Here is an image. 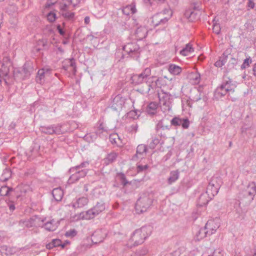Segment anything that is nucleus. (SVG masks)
Here are the masks:
<instances>
[{"mask_svg":"<svg viewBox=\"0 0 256 256\" xmlns=\"http://www.w3.org/2000/svg\"><path fill=\"white\" fill-rule=\"evenodd\" d=\"M256 194V184L254 182H250L246 188L239 194L240 200H236L234 204V208L238 217L244 218L248 211V206Z\"/></svg>","mask_w":256,"mask_h":256,"instance_id":"obj_1","label":"nucleus"},{"mask_svg":"<svg viewBox=\"0 0 256 256\" xmlns=\"http://www.w3.org/2000/svg\"><path fill=\"white\" fill-rule=\"evenodd\" d=\"M151 232L152 228L150 226H142L136 230L129 239L128 244L134 246L142 244L144 240L150 234Z\"/></svg>","mask_w":256,"mask_h":256,"instance_id":"obj_2","label":"nucleus"},{"mask_svg":"<svg viewBox=\"0 0 256 256\" xmlns=\"http://www.w3.org/2000/svg\"><path fill=\"white\" fill-rule=\"evenodd\" d=\"M153 201L152 194L146 192L140 194L135 205L136 212L140 214L146 212L152 206Z\"/></svg>","mask_w":256,"mask_h":256,"instance_id":"obj_3","label":"nucleus"},{"mask_svg":"<svg viewBox=\"0 0 256 256\" xmlns=\"http://www.w3.org/2000/svg\"><path fill=\"white\" fill-rule=\"evenodd\" d=\"M222 183V180L220 178L214 177L211 179L207 186L206 192L208 194L210 199H212L215 195L217 194Z\"/></svg>","mask_w":256,"mask_h":256,"instance_id":"obj_4","label":"nucleus"},{"mask_svg":"<svg viewBox=\"0 0 256 256\" xmlns=\"http://www.w3.org/2000/svg\"><path fill=\"white\" fill-rule=\"evenodd\" d=\"M106 209L105 203L102 201L97 202L96 204L90 209L87 210L84 215V218L86 220L94 218Z\"/></svg>","mask_w":256,"mask_h":256,"instance_id":"obj_5","label":"nucleus"},{"mask_svg":"<svg viewBox=\"0 0 256 256\" xmlns=\"http://www.w3.org/2000/svg\"><path fill=\"white\" fill-rule=\"evenodd\" d=\"M151 74V69L150 68H146L140 74H134L131 77L132 83L134 85H138L143 83Z\"/></svg>","mask_w":256,"mask_h":256,"instance_id":"obj_6","label":"nucleus"},{"mask_svg":"<svg viewBox=\"0 0 256 256\" xmlns=\"http://www.w3.org/2000/svg\"><path fill=\"white\" fill-rule=\"evenodd\" d=\"M122 49L136 60L140 57V46L136 42L128 43L123 46Z\"/></svg>","mask_w":256,"mask_h":256,"instance_id":"obj_7","label":"nucleus"},{"mask_svg":"<svg viewBox=\"0 0 256 256\" xmlns=\"http://www.w3.org/2000/svg\"><path fill=\"white\" fill-rule=\"evenodd\" d=\"M166 119H162L159 120L156 126V132L162 138H166V132H168L171 128V125L167 124Z\"/></svg>","mask_w":256,"mask_h":256,"instance_id":"obj_8","label":"nucleus"},{"mask_svg":"<svg viewBox=\"0 0 256 256\" xmlns=\"http://www.w3.org/2000/svg\"><path fill=\"white\" fill-rule=\"evenodd\" d=\"M136 12V8L134 6L132 5H128L118 10V14L124 20H122V23L125 24V22L129 20L130 15L134 14Z\"/></svg>","mask_w":256,"mask_h":256,"instance_id":"obj_9","label":"nucleus"},{"mask_svg":"<svg viewBox=\"0 0 256 256\" xmlns=\"http://www.w3.org/2000/svg\"><path fill=\"white\" fill-rule=\"evenodd\" d=\"M114 96V94L112 96L113 100L112 102L110 107L114 110H120L122 108L125 102V98L120 94H118L113 98Z\"/></svg>","mask_w":256,"mask_h":256,"instance_id":"obj_10","label":"nucleus"},{"mask_svg":"<svg viewBox=\"0 0 256 256\" xmlns=\"http://www.w3.org/2000/svg\"><path fill=\"white\" fill-rule=\"evenodd\" d=\"M88 170L83 169L82 170H75L72 172H70L72 174L70 176L68 180L69 184H74L78 182L80 178H84L87 174Z\"/></svg>","mask_w":256,"mask_h":256,"instance_id":"obj_11","label":"nucleus"},{"mask_svg":"<svg viewBox=\"0 0 256 256\" xmlns=\"http://www.w3.org/2000/svg\"><path fill=\"white\" fill-rule=\"evenodd\" d=\"M46 218H41L38 216H34L25 222V226L27 228L43 227L42 223L44 222Z\"/></svg>","mask_w":256,"mask_h":256,"instance_id":"obj_12","label":"nucleus"},{"mask_svg":"<svg viewBox=\"0 0 256 256\" xmlns=\"http://www.w3.org/2000/svg\"><path fill=\"white\" fill-rule=\"evenodd\" d=\"M172 96L166 92H162L158 94L160 102L163 106H164L165 109L170 110L171 109V100Z\"/></svg>","mask_w":256,"mask_h":256,"instance_id":"obj_13","label":"nucleus"},{"mask_svg":"<svg viewBox=\"0 0 256 256\" xmlns=\"http://www.w3.org/2000/svg\"><path fill=\"white\" fill-rule=\"evenodd\" d=\"M88 202V199L87 197L82 196L76 198L71 203L72 206L75 209L80 208L86 206Z\"/></svg>","mask_w":256,"mask_h":256,"instance_id":"obj_14","label":"nucleus"},{"mask_svg":"<svg viewBox=\"0 0 256 256\" xmlns=\"http://www.w3.org/2000/svg\"><path fill=\"white\" fill-rule=\"evenodd\" d=\"M105 236L106 234L104 233L102 230H97L92 236V242L95 244H99L103 242Z\"/></svg>","mask_w":256,"mask_h":256,"instance_id":"obj_15","label":"nucleus"},{"mask_svg":"<svg viewBox=\"0 0 256 256\" xmlns=\"http://www.w3.org/2000/svg\"><path fill=\"white\" fill-rule=\"evenodd\" d=\"M212 223L213 221H208L206 224L204 228H200L199 230L198 233L196 234V236L198 239H202L207 236L208 235L209 236L208 229L211 228L210 226L211 225H212Z\"/></svg>","mask_w":256,"mask_h":256,"instance_id":"obj_16","label":"nucleus"},{"mask_svg":"<svg viewBox=\"0 0 256 256\" xmlns=\"http://www.w3.org/2000/svg\"><path fill=\"white\" fill-rule=\"evenodd\" d=\"M0 194L1 196H8V198H12L17 195L15 190L12 188L7 186L1 187L0 188Z\"/></svg>","mask_w":256,"mask_h":256,"instance_id":"obj_17","label":"nucleus"},{"mask_svg":"<svg viewBox=\"0 0 256 256\" xmlns=\"http://www.w3.org/2000/svg\"><path fill=\"white\" fill-rule=\"evenodd\" d=\"M228 80H224L222 83L220 85L221 89H226V90L233 93L234 92V84H232V81L229 78H227Z\"/></svg>","mask_w":256,"mask_h":256,"instance_id":"obj_18","label":"nucleus"},{"mask_svg":"<svg viewBox=\"0 0 256 256\" xmlns=\"http://www.w3.org/2000/svg\"><path fill=\"white\" fill-rule=\"evenodd\" d=\"M70 66L73 68L74 72L75 73L76 72V64L74 58L66 59L62 62V68L65 70H68Z\"/></svg>","mask_w":256,"mask_h":256,"instance_id":"obj_19","label":"nucleus"},{"mask_svg":"<svg viewBox=\"0 0 256 256\" xmlns=\"http://www.w3.org/2000/svg\"><path fill=\"white\" fill-rule=\"evenodd\" d=\"M118 156V154L114 152H112L108 154L106 157L102 160L104 164L106 166H108L110 164L114 162Z\"/></svg>","mask_w":256,"mask_h":256,"instance_id":"obj_20","label":"nucleus"},{"mask_svg":"<svg viewBox=\"0 0 256 256\" xmlns=\"http://www.w3.org/2000/svg\"><path fill=\"white\" fill-rule=\"evenodd\" d=\"M158 108V104L156 102H150L146 108V112L147 114L150 116H153L155 115L157 112V110Z\"/></svg>","mask_w":256,"mask_h":256,"instance_id":"obj_21","label":"nucleus"},{"mask_svg":"<svg viewBox=\"0 0 256 256\" xmlns=\"http://www.w3.org/2000/svg\"><path fill=\"white\" fill-rule=\"evenodd\" d=\"M147 152V146L145 144H139L136 148V152L132 156V160H136L138 158V155L143 156L144 154H146Z\"/></svg>","mask_w":256,"mask_h":256,"instance_id":"obj_22","label":"nucleus"},{"mask_svg":"<svg viewBox=\"0 0 256 256\" xmlns=\"http://www.w3.org/2000/svg\"><path fill=\"white\" fill-rule=\"evenodd\" d=\"M110 140L112 144H116L117 146L120 147L123 143L118 135L116 133H113L110 135Z\"/></svg>","mask_w":256,"mask_h":256,"instance_id":"obj_23","label":"nucleus"},{"mask_svg":"<svg viewBox=\"0 0 256 256\" xmlns=\"http://www.w3.org/2000/svg\"><path fill=\"white\" fill-rule=\"evenodd\" d=\"M147 30L144 27L138 28L135 32L136 38L138 40H142L146 36Z\"/></svg>","mask_w":256,"mask_h":256,"instance_id":"obj_24","label":"nucleus"},{"mask_svg":"<svg viewBox=\"0 0 256 256\" xmlns=\"http://www.w3.org/2000/svg\"><path fill=\"white\" fill-rule=\"evenodd\" d=\"M20 197V195L17 194L14 196L10 197L6 200V202L10 212H13L16 209L14 202Z\"/></svg>","mask_w":256,"mask_h":256,"instance_id":"obj_25","label":"nucleus"},{"mask_svg":"<svg viewBox=\"0 0 256 256\" xmlns=\"http://www.w3.org/2000/svg\"><path fill=\"white\" fill-rule=\"evenodd\" d=\"M228 58V50H227L223 53L222 56L220 57V60L215 62V66L219 68L222 67L226 64Z\"/></svg>","mask_w":256,"mask_h":256,"instance_id":"obj_26","label":"nucleus"},{"mask_svg":"<svg viewBox=\"0 0 256 256\" xmlns=\"http://www.w3.org/2000/svg\"><path fill=\"white\" fill-rule=\"evenodd\" d=\"M50 70L48 68H42L38 70V75L36 77V81L37 82L42 84L44 82L45 74L50 73Z\"/></svg>","mask_w":256,"mask_h":256,"instance_id":"obj_27","label":"nucleus"},{"mask_svg":"<svg viewBox=\"0 0 256 256\" xmlns=\"http://www.w3.org/2000/svg\"><path fill=\"white\" fill-rule=\"evenodd\" d=\"M10 72V66L7 64H2L1 68H0V77L3 78L6 82V78L8 77V74Z\"/></svg>","mask_w":256,"mask_h":256,"instance_id":"obj_28","label":"nucleus"},{"mask_svg":"<svg viewBox=\"0 0 256 256\" xmlns=\"http://www.w3.org/2000/svg\"><path fill=\"white\" fill-rule=\"evenodd\" d=\"M52 194L54 199L57 201H60L64 196V192L60 188H54L52 191Z\"/></svg>","mask_w":256,"mask_h":256,"instance_id":"obj_29","label":"nucleus"},{"mask_svg":"<svg viewBox=\"0 0 256 256\" xmlns=\"http://www.w3.org/2000/svg\"><path fill=\"white\" fill-rule=\"evenodd\" d=\"M210 200L208 194L206 192L204 193L200 194V196L198 204L200 206H202L206 204L209 202Z\"/></svg>","mask_w":256,"mask_h":256,"instance_id":"obj_30","label":"nucleus"},{"mask_svg":"<svg viewBox=\"0 0 256 256\" xmlns=\"http://www.w3.org/2000/svg\"><path fill=\"white\" fill-rule=\"evenodd\" d=\"M200 10H188L186 12V15L187 16H188L189 18L191 20H194L200 18Z\"/></svg>","mask_w":256,"mask_h":256,"instance_id":"obj_31","label":"nucleus"},{"mask_svg":"<svg viewBox=\"0 0 256 256\" xmlns=\"http://www.w3.org/2000/svg\"><path fill=\"white\" fill-rule=\"evenodd\" d=\"M42 228H44L46 230L49 232L54 231L56 228V225L55 220H54L46 222L44 224L42 223Z\"/></svg>","mask_w":256,"mask_h":256,"instance_id":"obj_32","label":"nucleus"},{"mask_svg":"<svg viewBox=\"0 0 256 256\" xmlns=\"http://www.w3.org/2000/svg\"><path fill=\"white\" fill-rule=\"evenodd\" d=\"M33 70L32 65L30 63H26L24 65L22 72L24 74V76L27 78L31 74Z\"/></svg>","mask_w":256,"mask_h":256,"instance_id":"obj_33","label":"nucleus"},{"mask_svg":"<svg viewBox=\"0 0 256 256\" xmlns=\"http://www.w3.org/2000/svg\"><path fill=\"white\" fill-rule=\"evenodd\" d=\"M180 172L178 170L172 171L170 172V176L168 179V182L169 184H171L175 182L179 178Z\"/></svg>","mask_w":256,"mask_h":256,"instance_id":"obj_34","label":"nucleus"},{"mask_svg":"<svg viewBox=\"0 0 256 256\" xmlns=\"http://www.w3.org/2000/svg\"><path fill=\"white\" fill-rule=\"evenodd\" d=\"M40 130L42 132L46 134H54V126H41Z\"/></svg>","mask_w":256,"mask_h":256,"instance_id":"obj_35","label":"nucleus"},{"mask_svg":"<svg viewBox=\"0 0 256 256\" xmlns=\"http://www.w3.org/2000/svg\"><path fill=\"white\" fill-rule=\"evenodd\" d=\"M168 70L172 74L178 75L182 72V68L176 64H171L169 66Z\"/></svg>","mask_w":256,"mask_h":256,"instance_id":"obj_36","label":"nucleus"},{"mask_svg":"<svg viewBox=\"0 0 256 256\" xmlns=\"http://www.w3.org/2000/svg\"><path fill=\"white\" fill-rule=\"evenodd\" d=\"M192 52H194V48L192 47V46L190 44H186L185 48L180 50V54L182 56H186Z\"/></svg>","mask_w":256,"mask_h":256,"instance_id":"obj_37","label":"nucleus"},{"mask_svg":"<svg viewBox=\"0 0 256 256\" xmlns=\"http://www.w3.org/2000/svg\"><path fill=\"white\" fill-rule=\"evenodd\" d=\"M71 2H72V1H70V0H63L62 2H60V12H64L65 10H68V6L70 4H71Z\"/></svg>","mask_w":256,"mask_h":256,"instance_id":"obj_38","label":"nucleus"},{"mask_svg":"<svg viewBox=\"0 0 256 256\" xmlns=\"http://www.w3.org/2000/svg\"><path fill=\"white\" fill-rule=\"evenodd\" d=\"M12 172L8 169H5L2 175L0 176V180L3 182L7 181L11 176Z\"/></svg>","mask_w":256,"mask_h":256,"instance_id":"obj_39","label":"nucleus"},{"mask_svg":"<svg viewBox=\"0 0 256 256\" xmlns=\"http://www.w3.org/2000/svg\"><path fill=\"white\" fill-rule=\"evenodd\" d=\"M164 13H158L152 17V22L154 27L158 26V21L163 16Z\"/></svg>","mask_w":256,"mask_h":256,"instance_id":"obj_40","label":"nucleus"},{"mask_svg":"<svg viewBox=\"0 0 256 256\" xmlns=\"http://www.w3.org/2000/svg\"><path fill=\"white\" fill-rule=\"evenodd\" d=\"M54 126V134H64L66 130L64 128V125L58 124Z\"/></svg>","mask_w":256,"mask_h":256,"instance_id":"obj_41","label":"nucleus"},{"mask_svg":"<svg viewBox=\"0 0 256 256\" xmlns=\"http://www.w3.org/2000/svg\"><path fill=\"white\" fill-rule=\"evenodd\" d=\"M61 14L63 17H64L65 18L68 20H73L74 16V12H70L68 10L62 12H61Z\"/></svg>","mask_w":256,"mask_h":256,"instance_id":"obj_42","label":"nucleus"},{"mask_svg":"<svg viewBox=\"0 0 256 256\" xmlns=\"http://www.w3.org/2000/svg\"><path fill=\"white\" fill-rule=\"evenodd\" d=\"M88 165V162H84L81 163L80 165L76 166L74 167L71 168L69 170V172H72L74 170H81L80 168H86Z\"/></svg>","mask_w":256,"mask_h":256,"instance_id":"obj_43","label":"nucleus"},{"mask_svg":"<svg viewBox=\"0 0 256 256\" xmlns=\"http://www.w3.org/2000/svg\"><path fill=\"white\" fill-rule=\"evenodd\" d=\"M181 119L179 117L175 116L170 120V124L171 125V126H180L182 122Z\"/></svg>","mask_w":256,"mask_h":256,"instance_id":"obj_44","label":"nucleus"},{"mask_svg":"<svg viewBox=\"0 0 256 256\" xmlns=\"http://www.w3.org/2000/svg\"><path fill=\"white\" fill-rule=\"evenodd\" d=\"M216 92L217 93V94L220 95V96H221V97L226 96L227 94H228V96H229L230 93H231L230 92L226 90V89H225V88L221 89L220 86L216 88Z\"/></svg>","mask_w":256,"mask_h":256,"instance_id":"obj_45","label":"nucleus"},{"mask_svg":"<svg viewBox=\"0 0 256 256\" xmlns=\"http://www.w3.org/2000/svg\"><path fill=\"white\" fill-rule=\"evenodd\" d=\"M172 16V14L170 13V14H169V16L168 17L166 16H162L159 21H158V26H164L166 24V23L168 22V20Z\"/></svg>","mask_w":256,"mask_h":256,"instance_id":"obj_46","label":"nucleus"},{"mask_svg":"<svg viewBox=\"0 0 256 256\" xmlns=\"http://www.w3.org/2000/svg\"><path fill=\"white\" fill-rule=\"evenodd\" d=\"M118 176L120 178L121 184L124 186H126L129 182L126 179V176L123 173H120L118 174Z\"/></svg>","mask_w":256,"mask_h":256,"instance_id":"obj_47","label":"nucleus"},{"mask_svg":"<svg viewBox=\"0 0 256 256\" xmlns=\"http://www.w3.org/2000/svg\"><path fill=\"white\" fill-rule=\"evenodd\" d=\"M148 250L146 247H143L136 250V254L138 256H145L148 253Z\"/></svg>","mask_w":256,"mask_h":256,"instance_id":"obj_48","label":"nucleus"},{"mask_svg":"<svg viewBox=\"0 0 256 256\" xmlns=\"http://www.w3.org/2000/svg\"><path fill=\"white\" fill-rule=\"evenodd\" d=\"M252 62V60L250 57L246 58L243 64H242L240 68L242 70L245 69L246 67L249 66L250 64Z\"/></svg>","mask_w":256,"mask_h":256,"instance_id":"obj_49","label":"nucleus"},{"mask_svg":"<svg viewBox=\"0 0 256 256\" xmlns=\"http://www.w3.org/2000/svg\"><path fill=\"white\" fill-rule=\"evenodd\" d=\"M160 142V140L157 138H154L152 140L150 143L148 144V147L150 148L154 149L156 146Z\"/></svg>","mask_w":256,"mask_h":256,"instance_id":"obj_50","label":"nucleus"},{"mask_svg":"<svg viewBox=\"0 0 256 256\" xmlns=\"http://www.w3.org/2000/svg\"><path fill=\"white\" fill-rule=\"evenodd\" d=\"M182 122L180 124V126L184 129H186L189 127L190 126V121L188 118H182Z\"/></svg>","mask_w":256,"mask_h":256,"instance_id":"obj_51","label":"nucleus"},{"mask_svg":"<svg viewBox=\"0 0 256 256\" xmlns=\"http://www.w3.org/2000/svg\"><path fill=\"white\" fill-rule=\"evenodd\" d=\"M228 58H230V61L229 62L228 66H232V68H234V66L237 64V60L232 58V56L228 52Z\"/></svg>","mask_w":256,"mask_h":256,"instance_id":"obj_52","label":"nucleus"},{"mask_svg":"<svg viewBox=\"0 0 256 256\" xmlns=\"http://www.w3.org/2000/svg\"><path fill=\"white\" fill-rule=\"evenodd\" d=\"M77 234V231L75 229H70L67 231L65 234L66 237H74Z\"/></svg>","mask_w":256,"mask_h":256,"instance_id":"obj_53","label":"nucleus"},{"mask_svg":"<svg viewBox=\"0 0 256 256\" xmlns=\"http://www.w3.org/2000/svg\"><path fill=\"white\" fill-rule=\"evenodd\" d=\"M56 18V14L52 12H49L47 15V19L50 22H54Z\"/></svg>","mask_w":256,"mask_h":256,"instance_id":"obj_54","label":"nucleus"},{"mask_svg":"<svg viewBox=\"0 0 256 256\" xmlns=\"http://www.w3.org/2000/svg\"><path fill=\"white\" fill-rule=\"evenodd\" d=\"M192 78L194 80L195 84H198L200 80V75L198 72L192 74Z\"/></svg>","mask_w":256,"mask_h":256,"instance_id":"obj_55","label":"nucleus"},{"mask_svg":"<svg viewBox=\"0 0 256 256\" xmlns=\"http://www.w3.org/2000/svg\"><path fill=\"white\" fill-rule=\"evenodd\" d=\"M148 168L147 164L142 166V164H138L136 166V170L138 172H141L143 171L146 170Z\"/></svg>","mask_w":256,"mask_h":256,"instance_id":"obj_56","label":"nucleus"},{"mask_svg":"<svg viewBox=\"0 0 256 256\" xmlns=\"http://www.w3.org/2000/svg\"><path fill=\"white\" fill-rule=\"evenodd\" d=\"M138 125L137 124H132L128 128V130L130 132H136L138 130Z\"/></svg>","mask_w":256,"mask_h":256,"instance_id":"obj_57","label":"nucleus"},{"mask_svg":"<svg viewBox=\"0 0 256 256\" xmlns=\"http://www.w3.org/2000/svg\"><path fill=\"white\" fill-rule=\"evenodd\" d=\"M151 88L153 89L152 85L150 84H146V90H144V89L141 90V89H140L139 90L142 94H148L150 92V91Z\"/></svg>","mask_w":256,"mask_h":256,"instance_id":"obj_58","label":"nucleus"},{"mask_svg":"<svg viewBox=\"0 0 256 256\" xmlns=\"http://www.w3.org/2000/svg\"><path fill=\"white\" fill-rule=\"evenodd\" d=\"M213 32L216 34H218L220 32V28L219 24H215L213 26L212 28Z\"/></svg>","mask_w":256,"mask_h":256,"instance_id":"obj_59","label":"nucleus"},{"mask_svg":"<svg viewBox=\"0 0 256 256\" xmlns=\"http://www.w3.org/2000/svg\"><path fill=\"white\" fill-rule=\"evenodd\" d=\"M57 2V0H48L46 4L45 8H49L52 6L54 5Z\"/></svg>","mask_w":256,"mask_h":256,"instance_id":"obj_60","label":"nucleus"},{"mask_svg":"<svg viewBox=\"0 0 256 256\" xmlns=\"http://www.w3.org/2000/svg\"><path fill=\"white\" fill-rule=\"evenodd\" d=\"M224 255V252L223 250L218 249L214 250V252L212 255V256H223Z\"/></svg>","mask_w":256,"mask_h":256,"instance_id":"obj_61","label":"nucleus"},{"mask_svg":"<svg viewBox=\"0 0 256 256\" xmlns=\"http://www.w3.org/2000/svg\"><path fill=\"white\" fill-rule=\"evenodd\" d=\"M214 224V222H213V223L212 224V225L210 226V228H211L210 229H208V230H209V236H210L212 235V234H213L214 233L216 230V229L218 228V226H213V224Z\"/></svg>","mask_w":256,"mask_h":256,"instance_id":"obj_62","label":"nucleus"},{"mask_svg":"<svg viewBox=\"0 0 256 256\" xmlns=\"http://www.w3.org/2000/svg\"><path fill=\"white\" fill-rule=\"evenodd\" d=\"M128 115L130 118H135V116H137V112L136 110H131L128 113Z\"/></svg>","mask_w":256,"mask_h":256,"instance_id":"obj_63","label":"nucleus"},{"mask_svg":"<svg viewBox=\"0 0 256 256\" xmlns=\"http://www.w3.org/2000/svg\"><path fill=\"white\" fill-rule=\"evenodd\" d=\"M54 247L60 246L61 245V240L60 239L52 240Z\"/></svg>","mask_w":256,"mask_h":256,"instance_id":"obj_64","label":"nucleus"}]
</instances>
